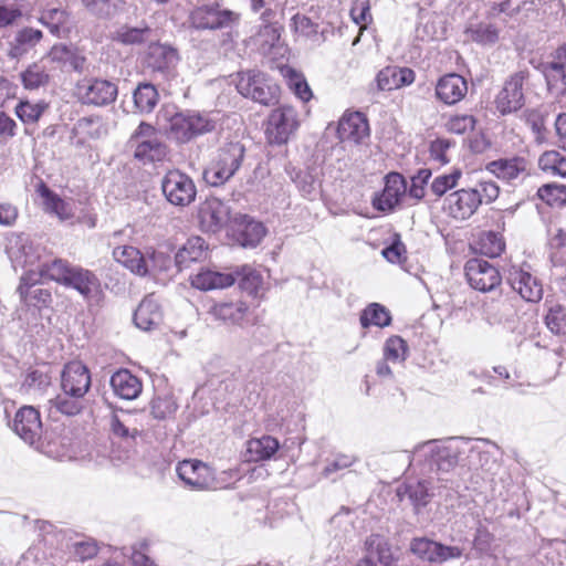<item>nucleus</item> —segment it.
Wrapping results in <instances>:
<instances>
[{
    "mask_svg": "<svg viewBox=\"0 0 566 566\" xmlns=\"http://www.w3.org/2000/svg\"><path fill=\"white\" fill-rule=\"evenodd\" d=\"M157 125L168 138L177 143H187L192 138L212 132L216 120L205 113L178 112L172 105H166L157 114Z\"/></svg>",
    "mask_w": 566,
    "mask_h": 566,
    "instance_id": "nucleus-1",
    "label": "nucleus"
},
{
    "mask_svg": "<svg viewBox=\"0 0 566 566\" xmlns=\"http://www.w3.org/2000/svg\"><path fill=\"white\" fill-rule=\"evenodd\" d=\"M500 193L493 181H481L472 188L457 190L444 198L443 211L457 221L470 219L482 203L494 201Z\"/></svg>",
    "mask_w": 566,
    "mask_h": 566,
    "instance_id": "nucleus-2",
    "label": "nucleus"
},
{
    "mask_svg": "<svg viewBox=\"0 0 566 566\" xmlns=\"http://www.w3.org/2000/svg\"><path fill=\"white\" fill-rule=\"evenodd\" d=\"M49 280L55 281L67 287H73L83 297L90 298L99 289V280L90 270L71 265L62 259H54L43 270Z\"/></svg>",
    "mask_w": 566,
    "mask_h": 566,
    "instance_id": "nucleus-3",
    "label": "nucleus"
},
{
    "mask_svg": "<svg viewBox=\"0 0 566 566\" xmlns=\"http://www.w3.org/2000/svg\"><path fill=\"white\" fill-rule=\"evenodd\" d=\"M245 148L239 142H231L220 147L217 156L203 171V179L213 187L230 180L242 165Z\"/></svg>",
    "mask_w": 566,
    "mask_h": 566,
    "instance_id": "nucleus-4",
    "label": "nucleus"
},
{
    "mask_svg": "<svg viewBox=\"0 0 566 566\" xmlns=\"http://www.w3.org/2000/svg\"><path fill=\"white\" fill-rule=\"evenodd\" d=\"M237 88L245 97L269 105L277 98V86L271 83L260 71H247L238 74Z\"/></svg>",
    "mask_w": 566,
    "mask_h": 566,
    "instance_id": "nucleus-5",
    "label": "nucleus"
},
{
    "mask_svg": "<svg viewBox=\"0 0 566 566\" xmlns=\"http://www.w3.org/2000/svg\"><path fill=\"white\" fill-rule=\"evenodd\" d=\"M129 143L135 148V157L144 163L163 160L167 153L155 127L144 122L134 132Z\"/></svg>",
    "mask_w": 566,
    "mask_h": 566,
    "instance_id": "nucleus-6",
    "label": "nucleus"
},
{
    "mask_svg": "<svg viewBox=\"0 0 566 566\" xmlns=\"http://www.w3.org/2000/svg\"><path fill=\"white\" fill-rule=\"evenodd\" d=\"M300 126L297 112L289 105L280 106L268 117L265 134L271 144H284Z\"/></svg>",
    "mask_w": 566,
    "mask_h": 566,
    "instance_id": "nucleus-7",
    "label": "nucleus"
},
{
    "mask_svg": "<svg viewBox=\"0 0 566 566\" xmlns=\"http://www.w3.org/2000/svg\"><path fill=\"white\" fill-rule=\"evenodd\" d=\"M161 190L171 205L179 207L189 206L197 195L193 180L180 170H170L164 176Z\"/></svg>",
    "mask_w": 566,
    "mask_h": 566,
    "instance_id": "nucleus-8",
    "label": "nucleus"
},
{
    "mask_svg": "<svg viewBox=\"0 0 566 566\" xmlns=\"http://www.w3.org/2000/svg\"><path fill=\"white\" fill-rule=\"evenodd\" d=\"M46 263H39L36 269H29L21 277V283L18 287L21 300L28 306L38 308L45 307L52 302L51 292L48 289L36 286L42 279H49L48 274L43 272Z\"/></svg>",
    "mask_w": 566,
    "mask_h": 566,
    "instance_id": "nucleus-9",
    "label": "nucleus"
},
{
    "mask_svg": "<svg viewBox=\"0 0 566 566\" xmlns=\"http://www.w3.org/2000/svg\"><path fill=\"white\" fill-rule=\"evenodd\" d=\"M117 85L104 78H83L76 85V95L83 104L106 106L115 102Z\"/></svg>",
    "mask_w": 566,
    "mask_h": 566,
    "instance_id": "nucleus-10",
    "label": "nucleus"
},
{
    "mask_svg": "<svg viewBox=\"0 0 566 566\" xmlns=\"http://www.w3.org/2000/svg\"><path fill=\"white\" fill-rule=\"evenodd\" d=\"M177 474L186 485L193 490H209L217 488L212 469L199 460H184L177 465Z\"/></svg>",
    "mask_w": 566,
    "mask_h": 566,
    "instance_id": "nucleus-11",
    "label": "nucleus"
},
{
    "mask_svg": "<svg viewBox=\"0 0 566 566\" xmlns=\"http://www.w3.org/2000/svg\"><path fill=\"white\" fill-rule=\"evenodd\" d=\"M239 19V14L221 9L218 4H205L196 8L190 15L191 24L197 29H222L230 27Z\"/></svg>",
    "mask_w": 566,
    "mask_h": 566,
    "instance_id": "nucleus-12",
    "label": "nucleus"
},
{
    "mask_svg": "<svg viewBox=\"0 0 566 566\" xmlns=\"http://www.w3.org/2000/svg\"><path fill=\"white\" fill-rule=\"evenodd\" d=\"M528 73L520 71L514 73L499 92L495 98L496 109L505 115L518 111L524 105L523 85Z\"/></svg>",
    "mask_w": 566,
    "mask_h": 566,
    "instance_id": "nucleus-13",
    "label": "nucleus"
},
{
    "mask_svg": "<svg viewBox=\"0 0 566 566\" xmlns=\"http://www.w3.org/2000/svg\"><path fill=\"white\" fill-rule=\"evenodd\" d=\"M464 270L469 284L481 292L492 291L502 280L497 269L482 259H470Z\"/></svg>",
    "mask_w": 566,
    "mask_h": 566,
    "instance_id": "nucleus-14",
    "label": "nucleus"
},
{
    "mask_svg": "<svg viewBox=\"0 0 566 566\" xmlns=\"http://www.w3.org/2000/svg\"><path fill=\"white\" fill-rule=\"evenodd\" d=\"M6 252L14 269H36L40 254L23 234L12 233L7 239Z\"/></svg>",
    "mask_w": 566,
    "mask_h": 566,
    "instance_id": "nucleus-15",
    "label": "nucleus"
},
{
    "mask_svg": "<svg viewBox=\"0 0 566 566\" xmlns=\"http://www.w3.org/2000/svg\"><path fill=\"white\" fill-rule=\"evenodd\" d=\"M486 170L497 179L512 185L523 181L530 176L528 161L518 156L490 161L486 165Z\"/></svg>",
    "mask_w": 566,
    "mask_h": 566,
    "instance_id": "nucleus-16",
    "label": "nucleus"
},
{
    "mask_svg": "<svg viewBox=\"0 0 566 566\" xmlns=\"http://www.w3.org/2000/svg\"><path fill=\"white\" fill-rule=\"evenodd\" d=\"M410 549L420 559L430 563H442L462 555V549L458 546H446L426 537L415 538Z\"/></svg>",
    "mask_w": 566,
    "mask_h": 566,
    "instance_id": "nucleus-17",
    "label": "nucleus"
},
{
    "mask_svg": "<svg viewBox=\"0 0 566 566\" xmlns=\"http://www.w3.org/2000/svg\"><path fill=\"white\" fill-rule=\"evenodd\" d=\"M61 387L64 394L73 397H84L91 387V375L81 361L65 365L61 376Z\"/></svg>",
    "mask_w": 566,
    "mask_h": 566,
    "instance_id": "nucleus-18",
    "label": "nucleus"
},
{
    "mask_svg": "<svg viewBox=\"0 0 566 566\" xmlns=\"http://www.w3.org/2000/svg\"><path fill=\"white\" fill-rule=\"evenodd\" d=\"M507 283L527 302H538L543 296V286L531 272L512 266L509 271Z\"/></svg>",
    "mask_w": 566,
    "mask_h": 566,
    "instance_id": "nucleus-19",
    "label": "nucleus"
},
{
    "mask_svg": "<svg viewBox=\"0 0 566 566\" xmlns=\"http://www.w3.org/2000/svg\"><path fill=\"white\" fill-rule=\"evenodd\" d=\"M13 430L27 443L34 444L42 433L39 411L32 406L20 408L13 420Z\"/></svg>",
    "mask_w": 566,
    "mask_h": 566,
    "instance_id": "nucleus-20",
    "label": "nucleus"
},
{
    "mask_svg": "<svg viewBox=\"0 0 566 566\" xmlns=\"http://www.w3.org/2000/svg\"><path fill=\"white\" fill-rule=\"evenodd\" d=\"M107 126L99 116H90L78 119L72 129L73 143L76 146H86L105 137Z\"/></svg>",
    "mask_w": 566,
    "mask_h": 566,
    "instance_id": "nucleus-21",
    "label": "nucleus"
},
{
    "mask_svg": "<svg viewBox=\"0 0 566 566\" xmlns=\"http://www.w3.org/2000/svg\"><path fill=\"white\" fill-rule=\"evenodd\" d=\"M369 135L366 117L359 113H349L342 116L337 125V136L342 142L361 143Z\"/></svg>",
    "mask_w": 566,
    "mask_h": 566,
    "instance_id": "nucleus-22",
    "label": "nucleus"
},
{
    "mask_svg": "<svg viewBox=\"0 0 566 566\" xmlns=\"http://www.w3.org/2000/svg\"><path fill=\"white\" fill-rule=\"evenodd\" d=\"M407 195L405 178L397 172H390L386 177L382 192L374 200V207L380 211H390Z\"/></svg>",
    "mask_w": 566,
    "mask_h": 566,
    "instance_id": "nucleus-23",
    "label": "nucleus"
},
{
    "mask_svg": "<svg viewBox=\"0 0 566 566\" xmlns=\"http://www.w3.org/2000/svg\"><path fill=\"white\" fill-rule=\"evenodd\" d=\"M229 218V207L218 198L207 199L199 211L201 227L211 232L226 226Z\"/></svg>",
    "mask_w": 566,
    "mask_h": 566,
    "instance_id": "nucleus-24",
    "label": "nucleus"
},
{
    "mask_svg": "<svg viewBox=\"0 0 566 566\" xmlns=\"http://www.w3.org/2000/svg\"><path fill=\"white\" fill-rule=\"evenodd\" d=\"M365 547L363 566H396L390 545L382 536L370 535L365 542Z\"/></svg>",
    "mask_w": 566,
    "mask_h": 566,
    "instance_id": "nucleus-25",
    "label": "nucleus"
},
{
    "mask_svg": "<svg viewBox=\"0 0 566 566\" xmlns=\"http://www.w3.org/2000/svg\"><path fill=\"white\" fill-rule=\"evenodd\" d=\"M468 92V84L463 76L450 73L442 76L436 85V96L447 105L459 103Z\"/></svg>",
    "mask_w": 566,
    "mask_h": 566,
    "instance_id": "nucleus-26",
    "label": "nucleus"
},
{
    "mask_svg": "<svg viewBox=\"0 0 566 566\" xmlns=\"http://www.w3.org/2000/svg\"><path fill=\"white\" fill-rule=\"evenodd\" d=\"M415 72L408 67L387 66L376 76L378 91H392L412 84Z\"/></svg>",
    "mask_w": 566,
    "mask_h": 566,
    "instance_id": "nucleus-27",
    "label": "nucleus"
},
{
    "mask_svg": "<svg viewBox=\"0 0 566 566\" xmlns=\"http://www.w3.org/2000/svg\"><path fill=\"white\" fill-rule=\"evenodd\" d=\"M209 313L224 323L240 325L250 322V311L244 302H224L211 306Z\"/></svg>",
    "mask_w": 566,
    "mask_h": 566,
    "instance_id": "nucleus-28",
    "label": "nucleus"
},
{
    "mask_svg": "<svg viewBox=\"0 0 566 566\" xmlns=\"http://www.w3.org/2000/svg\"><path fill=\"white\" fill-rule=\"evenodd\" d=\"M109 382L114 394L125 400L136 399L143 390L139 378L128 369H119L114 373Z\"/></svg>",
    "mask_w": 566,
    "mask_h": 566,
    "instance_id": "nucleus-29",
    "label": "nucleus"
},
{
    "mask_svg": "<svg viewBox=\"0 0 566 566\" xmlns=\"http://www.w3.org/2000/svg\"><path fill=\"white\" fill-rule=\"evenodd\" d=\"M113 258L132 273L145 276L149 273V263L140 251L132 245H120L113 250Z\"/></svg>",
    "mask_w": 566,
    "mask_h": 566,
    "instance_id": "nucleus-30",
    "label": "nucleus"
},
{
    "mask_svg": "<svg viewBox=\"0 0 566 566\" xmlns=\"http://www.w3.org/2000/svg\"><path fill=\"white\" fill-rule=\"evenodd\" d=\"M163 319L159 304L153 297L144 298L134 314L136 326L143 331H150L158 326Z\"/></svg>",
    "mask_w": 566,
    "mask_h": 566,
    "instance_id": "nucleus-31",
    "label": "nucleus"
},
{
    "mask_svg": "<svg viewBox=\"0 0 566 566\" xmlns=\"http://www.w3.org/2000/svg\"><path fill=\"white\" fill-rule=\"evenodd\" d=\"M279 448V441L271 436L252 438L247 442V461L259 462L270 460L277 452Z\"/></svg>",
    "mask_w": 566,
    "mask_h": 566,
    "instance_id": "nucleus-32",
    "label": "nucleus"
},
{
    "mask_svg": "<svg viewBox=\"0 0 566 566\" xmlns=\"http://www.w3.org/2000/svg\"><path fill=\"white\" fill-rule=\"evenodd\" d=\"M207 244L202 238H189L176 253V265L179 270H182L184 268H188L192 262L205 260L207 258Z\"/></svg>",
    "mask_w": 566,
    "mask_h": 566,
    "instance_id": "nucleus-33",
    "label": "nucleus"
},
{
    "mask_svg": "<svg viewBox=\"0 0 566 566\" xmlns=\"http://www.w3.org/2000/svg\"><path fill=\"white\" fill-rule=\"evenodd\" d=\"M235 280L231 273H221L207 269L197 273L191 279V284L198 290L209 291L231 286Z\"/></svg>",
    "mask_w": 566,
    "mask_h": 566,
    "instance_id": "nucleus-34",
    "label": "nucleus"
},
{
    "mask_svg": "<svg viewBox=\"0 0 566 566\" xmlns=\"http://www.w3.org/2000/svg\"><path fill=\"white\" fill-rule=\"evenodd\" d=\"M39 192L44 199L45 210L56 214L60 220H69L74 216V209L70 201L61 199L44 185L39 187Z\"/></svg>",
    "mask_w": 566,
    "mask_h": 566,
    "instance_id": "nucleus-35",
    "label": "nucleus"
},
{
    "mask_svg": "<svg viewBox=\"0 0 566 566\" xmlns=\"http://www.w3.org/2000/svg\"><path fill=\"white\" fill-rule=\"evenodd\" d=\"M177 61V52L164 44H153L147 54V64L155 71H165Z\"/></svg>",
    "mask_w": 566,
    "mask_h": 566,
    "instance_id": "nucleus-36",
    "label": "nucleus"
},
{
    "mask_svg": "<svg viewBox=\"0 0 566 566\" xmlns=\"http://www.w3.org/2000/svg\"><path fill=\"white\" fill-rule=\"evenodd\" d=\"M538 168L553 177L566 178V156L558 150H546L537 160Z\"/></svg>",
    "mask_w": 566,
    "mask_h": 566,
    "instance_id": "nucleus-37",
    "label": "nucleus"
},
{
    "mask_svg": "<svg viewBox=\"0 0 566 566\" xmlns=\"http://www.w3.org/2000/svg\"><path fill=\"white\" fill-rule=\"evenodd\" d=\"M505 242L503 237L493 231L482 232L474 243L475 251L489 258H496L504 251Z\"/></svg>",
    "mask_w": 566,
    "mask_h": 566,
    "instance_id": "nucleus-38",
    "label": "nucleus"
},
{
    "mask_svg": "<svg viewBox=\"0 0 566 566\" xmlns=\"http://www.w3.org/2000/svg\"><path fill=\"white\" fill-rule=\"evenodd\" d=\"M542 72L551 91L556 94L566 92V67L563 62H546L542 65Z\"/></svg>",
    "mask_w": 566,
    "mask_h": 566,
    "instance_id": "nucleus-39",
    "label": "nucleus"
},
{
    "mask_svg": "<svg viewBox=\"0 0 566 566\" xmlns=\"http://www.w3.org/2000/svg\"><path fill=\"white\" fill-rule=\"evenodd\" d=\"M51 378L46 371L41 369H30L27 371L20 390L27 395L41 396L45 388L50 386Z\"/></svg>",
    "mask_w": 566,
    "mask_h": 566,
    "instance_id": "nucleus-40",
    "label": "nucleus"
},
{
    "mask_svg": "<svg viewBox=\"0 0 566 566\" xmlns=\"http://www.w3.org/2000/svg\"><path fill=\"white\" fill-rule=\"evenodd\" d=\"M134 103L140 113H150L158 103V92L151 84H139L134 92Z\"/></svg>",
    "mask_w": 566,
    "mask_h": 566,
    "instance_id": "nucleus-41",
    "label": "nucleus"
},
{
    "mask_svg": "<svg viewBox=\"0 0 566 566\" xmlns=\"http://www.w3.org/2000/svg\"><path fill=\"white\" fill-rule=\"evenodd\" d=\"M423 450L432 454V462L438 470L448 471L454 465L455 459L451 457L447 448L439 447L436 441H428L416 447V451Z\"/></svg>",
    "mask_w": 566,
    "mask_h": 566,
    "instance_id": "nucleus-42",
    "label": "nucleus"
},
{
    "mask_svg": "<svg viewBox=\"0 0 566 566\" xmlns=\"http://www.w3.org/2000/svg\"><path fill=\"white\" fill-rule=\"evenodd\" d=\"M22 83L28 90H35L49 82V72L44 62L33 63L21 73Z\"/></svg>",
    "mask_w": 566,
    "mask_h": 566,
    "instance_id": "nucleus-43",
    "label": "nucleus"
},
{
    "mask_svg": "<svg viewBox=\"0 0 566 566\" xmlns=\"http://www.w3.org/2000/svg\"><path fill=\"white\" fill-rule=\"evenodd\" d=\"M463 172L460 168H452L449 172H443L433 178L430 184V190L434 196L441 197L448 190L458 186Z\"/></svg>",
    "mask_w": 566,
    "mask_h": 566,
    "instance_id": "nucleus-44",
    "label": "nucleus"
},
{
    "mask_svg": "<svg viewBox=\"0 0 566 566\" xmlns=\"http://www.w3.org/2000/svg\"><path fill=\"white\" fill-rule=\"evenodd\" d=\"M390 319L391 317L388 311L377 303L368 305L360 315V324L363 327L370 325L385 327L390 324Z\"/></svg>",
    "mask_w": 566,
    "mask_h": 566,
    "instance_id": "nucleus-45",
    "label": "nucleus"
},
{
    "mask_svg": "<svg viewBox=\"0 0 566 566\" xmlns=\"http://www.w3.org/2000/svg\"><path fill=\"white\" fill-rule=\"evenodd\" d=\"M265 227L255 220H245L240 231V242L243 247H255L264 238Z\"/></svg>",
    "mask_w": 566,
    "mask_h": 566,
    "instance_id": "nucleus-46",
    "label": "nucleus"
},
{
    "mask_svg": "<svg viewBox=\"0 0 566 566\" xmlns=\"http://www.w3.org/2000/svg\"><path fill=\"white\" fill-rule=\"evenodd\" d=\"M150 33V29L145 28H132V27H120L117 29L112 38L113 40L123 43V44H139L144 42Z\"/></svg>",
    "mask_w": 566,
    "mask_h": 566,
    "instance_id": "nucleus-47",
    "label": "nucleus"
},
{
    "mask_svg": "<svg viewBox=\"0 0 566 566\" xmlns=\"http://www.w3.org/2000/svg\"><path fill=\"white\" fill-rule=\"evenodd\" d=\"M467 33L474 42L483 45L494 44L499 40L497 29L490 23H479L467 29Z\"/></svg>",
    "mask_w": 566,
    "mask_h": 566,
    "instance_id": "nucleus-48",
    "label": "nucleus"
},
{
    "mask_svg": "<svg viewBox=\"0 0 566 566\" xmlns=\"http://www.w3.org/2000/svg\"><path fill=\"white\" fill-rule=\"evenodd\" d=\"M551 260L556 266H566V231L556 229L549 239Z\"/></svg>",
    "mask_w": 566,
    "mask_h": 566,
    "instance_id": "nucleus-49",
    "label": "nucleus"
},
{
    "mask_svg": "<svg viewBox=\"0 0 566 566\" xmlns=\"http://www.w3.org/2000/svg\"><path fill=\"white\" fill-rule=\"evenodd\" d=\"M237 275L242 290L247 291L249 294H258L263 284V279L259 272L244 265Z\"/></svg>",
    "mask_w": 566,
    "mask_h": 566,
    "instance_id": "nucleus-50",
    "label": "nucleus"
},
{
    "mask_svg": "<svg viewBox=\"0 0 566 566\" xmlns=\"http://www.w3.org/2000/svg\"><path fill=\"white\" fill-rule=\"evenodd\" d=\"M42 38V32L32 28L20 30L15 35L14 54H22L34 46Z\"/></svg>",
    "mask_w": 566,
    "mask_h": 566,
    "instance_id": "nucleus-51",
    "label": "nucleus"
},
{
    "mask_svg": "<svg viewBox=\"0 0 566 566\" xmlns=\"http://www.w3.org/2000/svg\"><path fill=\"white\" fill-rule=\"evenodd\" d=\"M280 36V32L275 27L266 24L258 33L255 42L263 54H270L277 45Z\"/></svg>",
    "mask_w": 566,
    "mask_h": 566,
    "instance_id": "nucleus-52",
    "label": "nucleus"
},
{
    "mask_svg": "<svg viewBox=\"0 0 566 566\" xmlns=\"http://www.w3.org/2000/svg\"><path fill=\"white\" fill-rule=\"evenodd\" d=\"M384 356L391 363L403 361L407 356L406 342L399 336L389 337L385 343Z\"/></svg>",
    "mask_w": 566,
    "mask_h": 566,
    "instance_id": "nucleus-53",
    "label": "nucleus"
},
{
    "mask_svg": "<svg viewBox=\"0 0 566 566\" xmlns=\"http://www.w3.org/2000/svg\"><path fill=\"white\" fill-rule=\"evenodd\" d=\"M46 105L44 103L21 102L15 107L17 116L25 124H34L39 120Z\"/></svg>",
    "mask_w": 566,
    "mask_h": 566,
    "instance_id": "nucleus-54",
    "label": "nucleus"
},
{
    "mask_svg": "<svg viewBox=\"0 0 566 566\" xmlns=\"http://www.w3.org/2000/svg\"><path fill=\"white\" fill-rule=\"evenodd\" d=\"M0 6V28L14 23L21 15L24 0H2Z\"/></svg>",
    "mask_w": 566,
    "mask_h": 566,
    "instance_id": "nucleus-55",
    "label": "nucleus"
},
{
    "mask_svg": "<svg viewBox=\"0 0 566 566\" xmlns=\"http://www.w3.org/2000/svg\"><path fill=\"white\" fill-rule=\"evenodd\" d=\"M83 397H73L66 394L57 395L54 399L51 400V403L57 411L66 416L77 415L83 406L82 399Z\"/></svg>",
    "mask_w": 566,
    "mask_h": 566,
    "instance_id": "nucleus-56",
    "label": "nucleus"
},
{
    "mask_svg": "<svg viewBox=\"0 0 566 566\" xmlns=\"http://www.w3.org/2000/svg\"><path fill=\"white\" fill-rule=\"evenodd\" d=\"M289 86L294 94L303 102H307L312 97V91L305 78L293 70H287Z\"/></svg>",
    "mask_w": 566,
    "mask_h": 566,
    "instance_id": "nucleus-57",
    "label": "nucleus"
},
{
    "mask_svg": "<svg viewBox=\"0 0 566 566\" xmlns=\"http://www.w3.org/2000/svg\"><path fill=\"white\" fill-rule=\"evenodd\" d=\"M405 492L417 507L424 506L430 499L429 489L424 481H418L406 485Z\"/></svg>",
    "mask_w": 566,
    "mask_h": 566,
    "instance_id": "nucleus-58",
    "label": "nucleus"
},
{
    "mask_svg": "<svg viewBox=\"0 0 566 566\" xmlns=\"http://www.w3.org/2000/svg\"><path fill=\"white\" fill-rule=\"evenodd\" d=\"M350 17L359 25L361 32L371 21L369 0H355L350 9Z\"/></svg>",
    "mask_w": 566,
    "mask_h": 566,
    "instance_id": "nucleus-59",
    "label": "nucleus"
},
{
    "mask_svg": "<svg viewBox=\"0 0 566 566\" xmlns=\"http://www.w3.org/2000/svg\"><path fill=\"white\" fill-rule=\"evenodd\" d=\"M475 126V119L472 115H453L451 116L447 124V130L453 134L462 135L468 132L473 130Z\"/></svg>",
    "mask_w": 566,
    "mask_h": 566,
    "instance_id": "nucleus-60",
    "label": "nucleus"
},
{
    "mask_svg": "<svg viewBox=\"0 0 566 566\" xmlns=\"http://www.w3.org/2000/svg\"><path fill=\"white\" fill-rule=\"evenodd\" d=\"M547 327L556 334L566 333V311L560 305H554L546 315Z\"/></svg>",
    "mask_w": 566,
    "mask_h": 566,
    "instance_id": "nucleus-61",
    "label": "nucleus"
},
{
    "mask_svg": "<svg viewBox=\"0 0 566 566\" xmlns=\"http://www.w3.org/2000/svg\"><path fill=\"white\" fill-rule=\"evenodd\" d=\"M431 177V171L429 169H420L416 176L411 178L410 186L408 188V196L420 200L424 197V186L428 184V180Z\"/></svg>",
    "mask_w": 566,
    "mask_h": 566,
    "instance_id": "nucleus-62",
    "label": "nucleus"
},
{
    "mask_svg": "<svg viewBox=\"0 0 566 566\" xmlns=\"http://www.w3.org/2000/svg\"><path fill=\"white\" fill-rule=\"evenodd\" d=\"M451 147V142L444 138H437L431 142L429 153L430 158L440 165H446L450 161L448 151Z\"/></svg>",
    "mask_w": 566,
    "mask_h": 566,
    "instance_id": "nucleus-63",
    "label": "nucleus"
},
{
    "mask_svg": "<svg viewBox=\"0 0 566 566\" xmlns=\"http://www.w3.org/2000/svg\"><path fill=\"white\" fill-rule=\"evenodd\" d=\"M72 59V50L64 44L54 45L48 55L42 59V62L56 64L59 67L67 65L69 60Z\"/></svg>",
    "mask_w": 566,
    "mask_h": 566,
    "instance_id": "nucleus-64",
    "label": "nucleus"
}]
</instances>
